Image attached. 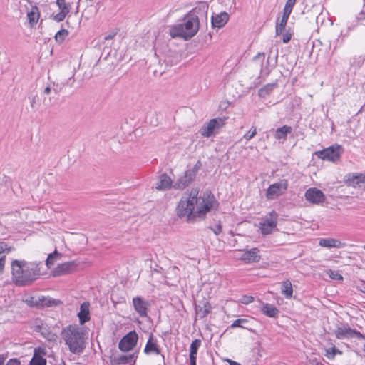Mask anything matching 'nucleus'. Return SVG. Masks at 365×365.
I'll use <instances>...</instances> for the list:
<instances>
[{
  "mask_svg": "<svg viewBox=\"0 0 365 365\" xmlns=\"http://www.w3.org/2000/svg\"><path fill=\"white\" fill-rule=\"evenodd\" d=\"M291 37H292V36L290 34H289V33L284 34L282 37L283 43H288L291 40Z\"/></svg>",
  "mask_w": 365,
  "mask_h": 365,
  "instance_id": "09e8293b",
  "label": "nucleus"
},
{
  "mask_svg": "<svg viewBox=\"0 0 365 365\" xmlns=\"http://www.w3.org/2000/svg\"><path fill=\"white\" fill-rule=\"evenodd\" d=\"M344 181L347 186L356 187L365 184V175L361 173H349L344 176Z\"/></svg>",
  "mask_w": 365,
  "mask_h": 365,
  "instance_id": "dca6fc26",
  "label": "nucleus"
},
{
  "mask_svg": "<svg viewBox=\"0 0 365 365\" xmlns=\"http://www.w3.org/2000/svg\"><path fill=\"white\" fill-rule=\"evenodd\" d=\"M344 151L343 148L339 145L329 146L322 150L315 153L318 158L331 162H336Z\"/></svg>",
  "mask_w": 365,
  "mask_h": 365,
  "instance_id": "423d86ee",
  "label": "nucleus"
},
{
  "mask_svg": "<svg viewBox=\"0 0 365 365\" xmlns=\"http://www.w3.org/2000/svg\"><path fill=\"white\" fill-rule=\"evenodd\" d=\"M260 309L268 317H277L279 313L276 307L269 303H262Z\"/></svg>",
  "mask_w": 365,
  "mask_h": 365,
  "instance_id": "393cba45",
  "label": "nucleus"
},
{
  "mask_svg": "<svg viewBox=\"0 0 365 365\" xmlns=\"http://www.w3.org/2000/svg\"><path fill=\"white\" fill-rule=\"evenodd\" d=\"M5 261H6L5 256L0 257V272H2L4 271V269L5 267Z\"/></svg>",
  "mask_w": 365,
  "mask_h": 365,
  "instance_id": "8fccbe9b",
  "label": "nucleus"
},
{
  "mask_svg": "<svg viewBox=\"0 0 365 365\" xmlns=\"http://www.w3.org/2000/svg\"><path fill=\"white\" fill-rule=\"evenodd\" d=\"M319 245L327 248H339L344 246L340 240L334 238H322L319 240Z\"/></svg>",
  "mask_w": 365,
  "mask_h": 365,
  "instance_id": "412c9836",
  "label": "nucleus"
},
{
  "mask_svg": "<svg viewBox=\"0 0 365 365\" xmlns=\"http://www.w3.org/2000/svg\"><path fill=\"white\" fill-rule=\"evenodd\" d=\"M14 250L12 247H8L4 242H0V254L6 252L7 253L11 252Z\"/></svg>",
  "mask_w": 365,
  "mask_h": 365,
  "instance_id": "79ce46f5",
  "label": "nucleus"
},
{
  "mask_svg": "<svg viewBox=\"0 0 365 365\" xmlns=\"http://www.w3.org/2000/svg\"><path fill=\"white\" fill-rule=\"evenodd\" d=\"M200 28L199 18L193 12H189L182 22L170 26L169 34L173 38L180 37L190 39L197 34Z\"/></svg>",
  "mask_w": 365,
  "mask_h": 365,
  "instance_id": "20e7f679",
  "label": "nucleus"
},
{
  "mask_svg": "<svg viewBox=\"0 0 365 365\" xmlns=\"http://www.w3.org/2000/svg\"><path fill=\"white\" fill-rule=\"evenodd\" d=\"M78 264L75 261L67 262L65 263L59 264L52 271V274L54 277L68 274L76 270Z\"/></svg>",
  "mask_w": 365,
  "mask_h": 365,
  "instance_id": "f8f14e48",
  "label": "nucleus"
},
{
  "mask_svg": "<svg viewBox=\"0 0 365 365\" xmlns=\"http://www.w3.org/2000/svg\"><path fill=\"white\" fill-rule=\"evenodd\" d=\"M68 14L66 13V12H63V11H59V12L55 15L53 16L52 19L56 21V22H61L62 21H63L66 18V16L68 15Z\"/></svg>",
  "mask_w": 365,
  "mask_h": 365,
  "instance_id": "58836bf2",
  "label": "nucleus"
},
{
  "mask_svg": "<svg viewBox=\"0 0 365 365\" xmlns=\"http://www.w3.org/2000/svg\"><path fill=\"white\" fill-rule=\"evenodd\" d=\"M288 188V181L286 179L280 180L269 186L266 191V197L268 200H274L282 195Z\"/></svg>",
  "mask_w": 365,
  "mask_h": 365,
  "instance_id": "0eeeda50",
  "label": "nucleus"
},
{
  "mask_svg": "<svg viewBox=\"0 0 365 365\" xmlns=\"http://www.w3.org/2000/svg\"><path fill=\"white\" fill-rule=\"evenodd\" d=\"M78 317L81 324H83L90 320L89 304L88 302L81 304Z\"/></svg>",
  "mask_w": 365,
  "mask_h": 365,
  "instance_id": "b1692460",
  "label": "nucleus"
},
{
  "mask_svg": "<svg viewBox=\"0 0 365 365\" xmlns=\"http://www.w3.org/2000/svg\"><path fill=\"white\" fill-rule=\"evenodd\" d=\"M364 351L365 352V344L364 346Z\"/></svg>",
  "mask_w": 365,
  "mask_h": 365,
  "instance_id": "13d9d810",
  "label": "nucleus"
},
{
  "mask_svg": "<svg viewBox=\"0 0 365 365\" xmlns=\"http://www.w3.org/2000/svg\"><path fill=\"white\" fill-rule=\"evenodd\" d=\"M364 62V58H361V60L359 61L358 65L360 66Z\"/></svg>",
  "mask_w": 365,
  "mask_h": 365,
  "instance_id": "5fc2aeb1",
  "label": "nucleus"
},
{
  "mask_svg": "<svg viewBox=\"0 0 365 365\" xmlns=\"http://www.w3.org/2000/svg\"><path fill=\"white\" fill-rule=\"evenodd\" d=\"M228 19V14L227 12H221L212 16V25L215 28L220 29L227 24Z\"/></svg>",
  "mask_w": 365,
  "mask_h": 365,
  "instance_id": "a211bd4d",
  "label": "nucleus"
},
{
  "mask_svg": "<svg viewBox=\"0 0 365 365\" xmlns=\"http://www.w3.org/2000/svg\"><path fill=\"white\" fill-rule=\"evenodd\" d=\"M247 322H248V320L247 319H244V318L237 319L232 322L230 327L231 328L240 327V328L245 329V327L244 326V324Z\"/></svg>",
  "mask_w": 365,
  "mask_h": 365,
  "instance_id": "c9c22d12",
  "label": "nucleus"
},
{
  "mask_svg": "<svg viewBox=\"0 0 365 365\" xmlns=\"http://www.w3.org/2000/svg\"><path fill=\"white\" fill-rule=\"evenodd\" d=\"M50 92H51V88H50L49 87H46V88H45V90H44V93H45L46 94H49V93H50Z\"/></svg>",
  "mask_w": 365,
  "mask_h": 365,
  "instance_id": "864d4df0",
  "label": "nucleus"
},
{
  "mask_svg": "<svg viewBox=\"0 0 365 365\" xmlns=\"http://www.w3.org/2000/svg\"><path fill=\"white\" fill-rule=\"evenodd\" d=\"M335 336L339 339H345L351 338L364 339L362 334L355 329H352L349 326H342L338 327L334 331Z\"/></svg>",
  "mask_w": 365,
  "mask_h": 365,
  "instance_id": "9b49d317",
  "label": "nucleus"
},
{
  "mask_svg": "<svg viewBox=\"0 0 365 365\" xmlns=\"http://www.w3.org/2000/svg\"><path fill=\"white\" fill-rule=\"evenodd\" d=\"M61 337L69 351L75 354H81L86 347V331L77 325H68L61 331Z\"/></svg>",
  "mask_w": 365,
  "mask_h": 365,
  "instance_id": "7ed1b4c3",
  "label": "nucleus"
},
{
  "mask_svg": "<svg viewBox=\"0 0 365 365\" xmlns=\"http://www.w3.org/2000/svg\"><path fill=\"white\" fill-rule=\"evenodd\" d=\"M228 362L230 363V365H241L240 364L232 360H228Z\"/></svg>",
  "mask_w": 365,
  "mask_h": 365,
  "instance_id": "603ef678",
  "label": "nucleus"
},
{
  "mask_svg": "<svg viewBox=\"0 0 365 365\" xmlns=\"http://www.w3.org/2000/svg\"><path fill=\"white\" fill-rule=\"evenodd\" d=\"M133 355H121L117 359V361L119 364H128L133 361Z\"/></svg>",
  "mask_w": 365,
  "mask_h": 365,
  "instance_id": "e433bc0d",
  "label": "nucleus"
},
{
  "mask_svg": "<svg viewBox=\"0 0 365 365\" xmlns=\"http://www.w3.org/2000/svg\"><path fill=\"white\" fill-rule=\"evenodd\" d=\"M304 196L307 201L314 204L322 203L326 200L324 194L315 187L308 189L305 192Z\"/></svg>",
  "mask_w": 365,
  "mask_h": 365,
  "instance_id": "2eb2a0df",
  "label": "nucleus"
},
{
  "mask_svg": "<svg viewBox=\"0 0 365 365\" xmlns=\"http://www.w3.org/2000/svg\"><path fill=\"white\" fill-rule=\"evenodd\" d=\"M328 274L332 279L341 280L343 279L342 276L338 272L330 269L328 271Z\"/></svg>",
  "mask_w": 365,
  "mask_h": 365,
  "instance_id": "a19ab883",
  "label": "nucleus"
},
{
  "mask_svg": "<svg viewBox=\"0 0 365 365\" xmlns=\"http://www.w3.org/2000/svg\"><path fill=\"white\" fill-rule=\"evenodd\" d=\"M30 365H46V360L35 353L30 361Z\"/></svg>",
  "mask_w": 365,
  "mask_h": 365,
  "instance_id": "72a5a7b5",
  "label": "nucleus"
},
{
  "mask_svg": "<svg viewBox=\"0 0 365 365\" xmlns=\"http://www.w3.org/2000/svg\"><path fill=\"white\" fill-rule=\"evenodd\" d=\"M13 282L17 286L31 284L41 274L39 263L14 259L11 263Z\"/></svg>",
  "mask_w": 365,
  "mask_h": 365,
  "instance_id": "f03ea898",
  "label": "nucleus"
},
{
  "mask_svg": "<svg viewBox=\"0 0 365 365\" xmlns=\"http://www.w3.org/2000/svg\"><path fill=\"white\" fill-rule=\"evenodd\" d=\"M254 301V297L252 296H243L240 299V302L243 304H249Z\"/></svg>",
  "mask_w": 365,
  "mask_h": 365,
  "instance_id": "37998d69",
  "label": "nucleus"
},
{
  "mask_svg": "<svg viewBox=\"0 0 365 365\" xmlns=\"http://www.w3.org/2000/svg\"><path fill=\"white\" fill-rule=\"evenodd\" d=\"M277 225V215L274 212H270L259 223V229L264 235L272 233Z\"/></svg>",
  "mask_w": 365,
  "mask_h": 365,
  "instance_id": "6e6552de",
  "label": "nucleus"
},
{
  "mask_svg": "<svg viewBox=\"0 0 365 365\" xmlns=\"http://www.w3.org/2000/svg\"><path fill=\"white\" fill-rule=\"evenodd\" d=\"M292 131V128L288 125H283L280 128H278L274 131V138L278 140H281L284 143L287 137V135L291 133Z\"/></svg>",
  "mask_w": 365,
  "mask_h": 365,
  "instance_id": "5701e85b",
  "label": "nucleus"
},
{
  "mask_svg": "<svg viewBox=\"0 0 365 365\" xmlns=\"http://www.w3.org/2000/svg\"><path fill=\"white\" fill-rule=\"evenodd\" d=\"M39 16L38 9L36 6L32 7L31 11L27 14L29 23L31 26H34L38 22Z\"/></svg>",
  "mask_w": 365,
  "mask_h": 365,
  "instance_id": "c756f323",
  "label": "nucleus"
},
{
  "mask_svg": "<svg viewBox=\"0 0 365 365\" xmlns=\"http://www.w3.org/2000/svg\"><path fill=\"white\" fill-rule=\"evenodd\" d=\"M60 256L61 255L57 251L50 254L46 260V266L50 268L51 266H52L54 262L60 258Z\"/></svg>",
  "mask_w": 365,
  "mask_h": 365,
  "instance_id": "2f4dec72",
  "label": "nucleus"
},
{
  "mask_svg": "<svg viewBox=\"0 0 365 365\" xmlns=\"http://www.w3.org/2000/svg\"><path fill=\"white\" fill-rule=\"evenodd\" d=\"M277 86V83H268L261 88L258 91V95L261 98H266Z\"/></svg>",
  "mask_w": 365,
  "mask_h": 365,
  "instance_id": "c85d7f7f",
  "label": "nucleus"
},
{
  "mask_svg": "<svg viewBox=\"0 0 365 365\" xmlns=\"http://www.w3.org/2000/svg\"><path fill=\"white\" fill-rule=\"evenodd\" d=\"M325 356L329 359H333L336 354H341V352L334 346L325 349Z\"/></svg>",
  "mask_w": 365,
  "mask_h": 365,
  "instance_id": "473e14b6",
  "label": "nucleus"
},
{
  "mask_svg": "<svg viewBox=\"0 0 365 365\" xmlns=\"http://www.w3.org/2000/svg\"><path fill=\"white\" fill-rule=\"evenodd\" d=\"M235 257L240 259L246 264L257 262L260 260L259 250L252 248L247 250L237 251L235 253Z\"/></svg>",
  "mask_w": 365,
  "mask_h": 365,
  "instance_id": "1a4fd4ad",
  "label": "nucleus"
},
{
  "mask_svg": "<svg viewBox=\"0 0 365 365\" xmlns=\"http://www.w3.org/2000/svg\"><path fill=\"white\" fill-rule=\"evenodd\" d=\"M173 185L171 178L167 174L164 173L160 175L155 187L158 190H166L170 189Z\"/></svg>",
  "mask_w": 365,
  "mask_h": 365,
  "instance_id": "f3484780",
  "label": "nucleus"
},
{
  "mask_svg": "<svg viewBox=\"0 0 365 365\" xmlns=\"http://www.w3.org/2000/svg\"><path fill=\"white\" fill-rule=\"evenodd\" d=\"M7 359V355L2 354H0V365H4Z\"/></svg>",
  "mask_w": 365,
  "mask_h": 365,
  "instance_id": "3c124183",
  "label": "nucleus"
},
{
  "mask_svg": "<svg viewBox=\"0 0 365 365\" xmlns=\"http://www.w3.org/2000/svg\"><path fill=\"white\" fill-rule=\"evenodd\" d=\"M227 118H216L210 120L205 123L200 130V133L202 137L210 138L215 135L222 128L226 122Z\"/></svg>",
  "mask_w": 365,
  "mask_h": 365,
  "instance_id": "39448f33",
  "label": "nucleus"
},
{
  "mask_svg": "<svg viewBox=\"0 0 365 365\" xmlns=\"http://www.w3.org/2000/svg\"><path fill=\"white\" fill-rule=\"evenodd\" d=\"M289 15L290 14L283 12V15H282L279 22H277L276 29H275L277 36L281 35L283 33V31L285 29V26L287 24V21H288Z\"/></svg>",
  "mask_w": 365,
  "mask_h": 365,
  "instance_id": "cd10ccee",
  "label": "nucleus"
},
{
  "mask_svg": "<svg viewBox=\"0 0 365 365\" xmlns=\"http://www.w3.org/2000/svg\"><path fill=\"white\" fill-rule=\"evenodd\" d=\"M361 291L365 293V287L364 289H361Z\"/></svg>",
  "mask_w": 365,
  "mask_h": 365,
  "instance_id": "4d7b16f0",
  "label": "nucleus"
},
{
  "mask_svg": "<svg viewBox=\"0 0 365 365\" xmlns=\"http://www.w3.org/2000/svg\"><path fill=\"white\" fill-rule=\"evenodd\" d=\"M218 202L210 191L200 192L192 189L187 197H182L176 207L179 217L185 218L188 222L203 220L207 215L217 210Z\"/></svg>",
  "mask_w": 365,
  "mask_h": 365,
  "instance_id": "f257e3e1",
  "label": "nucleus"
},
{
  "mask_svg": "<svg viewBox=\"0 0 365 365\" xmlns=\"http://www.w3.org/2000/svg\"><path fill=\"white\" fill-rule=\"evenodd\" d=\"M196 172L194 170H188L185 172L183 176L180 177L173 185V187L178 190H183L187 187L195 179Z\"/></svg>",
  "mask_w": 365,
  "mask_h": 365,
  "instance_id": "ddd939ff",
  "label": "nucleus"
},
{
  "mask_svg": "<svg viewBox=\"0 0 365 365\" xmlns=\"http://www.w3.org/2000/svg\"><path fill=\"white\" fill-rule=\"evenodd\" d=\"M68 35V31L66 29H61L56 34L55 39L57 42L62 43Z\"/></svg>",
  "mask_w": 365,
  "mask_h": 365,
  "instance_id": "f704fd0d",
  "label": "nucleus"
},
{
  "mask_svg": "<svg viewBox=\"0 0 365 365\" xmlns=\"http://www.w3.org/2000/svg\"><path fill=\"white\" fill-rule=\"evenodd\" d=\"M211 309L212 306L207 301H203L195 306L196 314L200 318L206 317L211 312Z\"/></svg>",
  "mask_w": 365,
  "mask_h": 365,
  "instance_id": "4be33fe9",
  "label": "nucleus"
},
{
  "mask_svg": "<svg viewBox=\"0 0 365 365\" xmlns=\"http://www.w3.org/2000/svg\"><path fill=\"white\" fill-rule=\"evenodd\" d=\"M56 4L59 11L66 12L67 14L70 13L71 5L70 3L66 2V0H56Z\"/></svg>",
  "mask_w": 365,
  "mask_h": 365,
  "instance_id": "7c9ffc66",
  "label": "nucleus"
},
{
  "mask_svg": "<svg viewBox=\"0 0 365 365\" xmlns=\"http://www.w3.org/2000/svg\"><path fill=\"white\" fill-rule=\"evenodd\" d=\"M265 59V54L264 53H259L254 58L255 61H260L264 62Z\"/></svg>",
  "mask_w": 365,
  "mask_h": 365,
  "instance_id": "49530a36",
  "label": "nucleus"
},
{
  "mask_svg": "<svg viewBox=\"0 0 365 365\" xmlns=\"http://www.w3.org/2000/svg\"><path fill=\"white\" fill-rule=\"evenodd\" d=\"M37 329L41 335L48 341H54L56 338V335L47 324H41V325H38Z\"/></svg>",
  "mask_w": 365,
  "mask_h": 365,
  "instance_id": "a878e982",
  "label": "nucleus"
},
{
  "mask_svg": "<svg viewBox=\"0 0 365 365\" xmlns=\"http://www.w3.org/2000/svg\"><path fill=\"white\" fill-rule=\"evenodd\" d=\"M132 302L135 311L140 317H145L148 316V312L150 306L148 301L140 297H135L133 298Z\"/></svg>",
  "mask_w": 365,
  "mask_h": 365,
  "instance_id": "4468645a",
  "label": "nucleus"
},
{
  "mask_svg": "<svg viewBox=\"0 0 365 365\" xmlns=\"http://www.w3.org/2000/svg\"><path fill=\"white\" fill-rule=\"evenodd\" d=\"M256 134H257V129H256V128L252 127L248 132H247L244 135L243 138L246 140H250L252 138H253L255 136Z\"/></svg>",
  "mask_w": 365,
  "mask_h": 365,
  "instance_id": "ea45409f",
  "label": "nucleus"
},
{
  "mask_svg": "<svg viewBox=\"0 0 365 365\" xmlns=\"http://www.w3.org/2000/svg\"><path fill=\"white\" fill-rule=\"evenodd\" d=\"M281 292L286 299H291L293 296V288L289 280H285L282 282Z\"/></svg>",
  "mask_w": 365,
  "mask_h": 365,
  "instance_id": "bb28decb",
  "label": "nucleus"
},
{
  "mask_svg": "<svg viewBox=\"0 0 365 365\" xmlns=\"http://www.w3.org/2000/svg\"><path fill=\"white\" fill-rule=\"evenodd\" d=\"M297 0H287L284 8V13L291 14Z\"/></svg>",
  "mask_w": 365,
  "mask_h": 365,
  "instance_id": "4c0bfd02",
  "label": "nucleus"
},
{
  "mask_svg": "<svg viewBox=\"0 0 365 365\" xmlns=\"http://www.w3.org/2000/svg\"><path fill=\"white\" fill-rule=\"evenodd\" d=\"M6 365H21V362L17 359H11L7 361Z\"/></svg>",
  "mask_w": 365,
  "mask_h": 365,
  "instance_id": "de8ad7c7",
  "label": "nucleus"
},
{
  "mask_svg": "<svg viewBox=\"0 0 365 365\" xmlns=\"http://www.w3.org/2000/svg\"><path fill=\"white\" fill-rule=\"evenodd\" d=\"M363 15H364V14L361 12V13L360 14V16H360V17H358V20H359V21L363 19Z\"/></svg>",
  "mask_w": 365,
  "mask_h": 365,
  "instance_id": "6e6d98bb",
  "label": "nucleus"
},
{
  "mask_svg": "<svg viewBox=\"0 0 365 365\" xmlns=\"http://www.w3.org/2000/svg\"><path fill=\"white\" fill-rule=\"evenodd\" d=\"M138 339V334L135 331H130L120 341L118 347L123 351H129L136 345Z\"/></svg>",
  "mask_w": 365,
  "mask_h": 365,
  "instance_id": "9d476101",
  "label": "nucleus"
},
{
  "mask_svg": "<svg viewBox=\"0 0 365 365\" xmlns=\"http://www.w3.org/2000/svg\"><path fill=\"white\" fill-rule=\"evenodd\" d=\"M144 352L146 354H154L156 355L160 354V351L157 344V340L153 339V336L151 334L147 341Z\"/></svg>",
  "mask_w": 365,
  "mask_h": 365,
  "instance_id": "6ab92c4d",
  "label": "nucleus"
},
{
  "mask_svg": "<svg viewBox=\"0 0 365 365\" xmlns=\"http://www.w3.org/2000/svg\"><path fill=\"white\" fill-rule=\"evenodd\" d=\"M211 230L216 235H217L222 232V226L220 224H217L211 227Z\"/></svg>",
  "mask_w": 365,
  "mask_h": 365,
  "instance_id": "a18cd8bd",
  "label": "nucleus"
},
{
  "mask_svg": "<svg viewBox=\"0 0 365 365\" xmlns=\"http://www.w3.org/2000/svg\"><path fill=\"white\" fill-rule=\"evenodd\" d=\"M268 65H269V61L267 60L266 62V65L265 66L263 65L261 68V74L262 75L267 76L269 73L270 69L268 68Z\"/></svg>",
  "mask_w": 365,
  "mask_h": 365,
  "instance_id": "c03bdc74",
  "label": "nucleus"
},
{
  "mask_svg": "<svg viewBox=\"0 0 365 365\" xmlns=\"http://www.w3.org/2000/svg\"><path fill=\"white\" fill-rule=\"evenodd\" d=\"M201 346V340L195 339L190 346V365H196L197 351Z\"/></svg>",
  "mask_w": 365,
  "mask_h": 365,
  "instance_id": "aec40b11",
  "label": "nucleus"
}]
</instances>
